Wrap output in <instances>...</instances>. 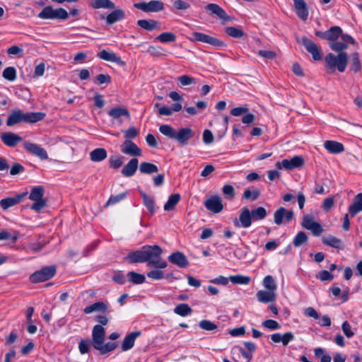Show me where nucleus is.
I'll return each mask as SVG.
<instances>
[{
	"label": "nucleus",
	"instance_id": "nucleus-1",
	"mask_svg": "<svg viewBox=\"0 0 362 362\" xmlns=\"http://www.w3.org/2000/svg\"><path fill=\"white\" fill-rule=\"evenodd\" d=\"M162 248L158 245H144L140 250L129 252L124 259L129 263L147 262L148 267L165 268L168 263L162 259Z\"/></svg>",
	"mask_w": 362,
	"mask_h": 362
},
{
	"label": "nucleus",
	"instance_id": "nucleus-2",
	"mask_svg": "<svg viewBox=\"0 0 362 362\" xmlns=\"http://www.w3.org/2000/svg\"><path fill=\"white\" fill-rule=\"evenodd\" d=\"M267 215V211L263 206H258L252 210L247 207H243L239 215V220L235 221L234 224L237 227L249 228L252 221L263 220Z\"/></svg>",
	"mask_w": 362,
	"mask_h": 362
},
{
	"label": "nucleus",
	"instance_id": "nucleus-3",
	"mask_svg": "<svg viewBox=\"0 0 362 362\" xmlns=\"http://www.w3.org/2000/svg\"><path fill=\"white\" fill-rule=\"evenodd\" d=\"M45 117L46 114L42 112H23L21 110H14L7 117L6 125L12 127L21 122L33 124L43 120Z\"/></svg>",
	"mask_w": 362,
	"mask_h": 362
},
{
	"label": "nucleus",
	"instance_id": "nucleus-4",
	"mask_svg": "<svg viewBox=\"0 0 362 362\" xmlns=\"http://www.w3.org/2000/svg\"><path fill=\"white\" fill-rule=\"evenodd\" d=\"M348 65V53L346 52H338L337 54L328 53L325 58L324 66L330 72L337 70L340 73L345 71Z\"/></svg>",
	"mask_w": 362,
	"mask_h": 362
},
{
	"label": "nucleus",
	"instance_id": "nucleus-5",
	"mask_svg": "<svg viewBox=\"0 0 362 362\" xmlns=\"http://www.w3.org/2000/svg\"><path fill=\"white\" fill-rule=\"evenodd\" d=\"M336 28L338 30L335 32L334 40L329 42L331 49L337 52H345L349 44H356L355 40L351 35L344 34L340 27L336 26Z\"/></svg>",
	"mask_w": 362,
	"mask_h": 362
},
{
	"label": "nucleus",
	"instance_id": "nucleus-6",
	"mask_svg": "<svg viewBox=\"0 0 362 362\" xmlns=\"http://www.w3.org/2000/svg\"><path fill=\"white\" fill-rule=\"evenodd\" d=\"M45 194V189L43 186L39 185L32 188L29 199L33 201V204L30 206V209L35 211H40L47 205V201L43 198Z\"/></svg>",
	"mask_w": 362,
	"mask_h": 362
},
{
	"label": "nucleus",
	"instance_id": "nucleus-7",
	"mask_svg": "<svg viewBox=\"0 0 362 362\" xmlns=\"http://www.w3.org/2000/svg\"><path fill=\"white\" fill-rule=\"evenodd\" d=\"M40 19H60L66 20L69 17V13L63 8L54 9L51 6H45L37 15Z\"/></svg>",
	"mask_w": 362,
	"mask_h": 362
},
{
	"label": "nucleus",
	"instance_id": "nucleus-8",
	"mask_svg": "<svg viewBox=\"0 0 362 362\" xmlns=\"http://www.w3.org/2000/svg\"><path fill=\"white\" fill-rule=\"evenodd\" d=\"M56 272L57 268L54 265L42 267L30 275V281L35 284L47 281L55 275Z\"/></svg>",
	"mask_w": 362,
	"mask_h": 362
},
{
	"label": "nucleus",
	"instance_id": "nucleus-9",
	"mask_svg": "<svg viewBox=\"0 0 362 362\" xmlns=\"http://www.w3.org/2000/svg\"><path fill=\"white\" fill-rule=\"evenodd\" d=\"M134 6L146 13L158 12L164 9L163 3L158 0H151L148 2H137L134 4Z\"/></svg>",
	"mask_w": 362,
	"mask_h": 362
},
{
	"label": "nucleus",
	"instance_id": "nucleus-10",
	"mask_svg": "<svg viewBox=\"0 0 362 362\" xmlns=\"http://www.w3.org/2000/svg\"><path fill=\"white\" fill-rule=\"evenodd\" d=\"M298 42L302 44L306 50L312 54L315 61H319L322 59V51L320 48L310 39L303 36L300 40L297 39Z\"/></svg>",
	"mask_w": 362,
	"mask_h": 362
},
{
	"label": "nucleus",
	"instance_id": "nucleus-11",
	"mask_svg": "<svg viewBox=\"0 0 362 362\" xmlns=\"http://www.w3.org/2000/svg\"><path fill=\"white\" fill-rule=\"evenodd\" d=\"M301 226L303 228L311 230L313 234L315 236H319L323 232V228L322 226L315 221L313 217L310 215H304L303 216Z\"/></svg>",
	"mask_w": 362,
	"mask_h": 362
},
{
	"label": "nucleus",
	"instance_id": "nucleus-12",
	"mask_svg": "<svg viewBox=\"0 0 362 362\" xmlns=\"http://www.w3.org/2000/svg\"><path fill=\"white\" fill-rule=\"evenodd\" d=\"M194 40L209 44L216 47H226V45L221 40L205 33L194 32L192 33Z\"/></svg>",
	"mask_w": 362,
	"mask_h": 362
},
{
	"label": "nucleus",
	"instance_id": "nucleus-13",
	"mask_svg": "<svg viewBox=\"0 0 362 362\" xmlns=\"http://www.w3.org/2000/svg\"><path fill=\"white\" fill-rule=\"evenodd\" d=\"M120 151L124 154L137 157L142 155L141 149L132 140H125L120 145Z\"/></svg>",
	"mask_w": 362,
	"mask_h": 362
},
{
	"label": "nucleus",
	"instance_id": "nucleus-14",
	"mask_svg": "<svg viewBox=\"0 0 362 362\" xmlns=\"http://www.w3.org/2000/svg\"><path fill=\"white\" fill-rule=\"evenodd\" d=\"M194 134V130L189 127L181 128L175 132L174 140L182 146L187 145Z\"/></svg>",
	"mask_w": 362,
	"mask_h": 362
},
{
	"label": "nucleus",
	"instance_id": "nucleus-15",
	"mask_svg": "<svg viewBox=\"0 0 362 362\" xmlns=\"http://www.w3.org/2000/svg\"><path fill=\"white\" fill-rule=\"evenodd\" d=\"M294 217V213L291 210H286L284 207H280L274 214V221L276 225H281L284 223V218L285 222L289 223Z\"/></svg>",
	"mask_w": 362,
	"mask_h": 362
},
{
	"label": "nucleus",
	"instance_id": "nucleus-16",
	"mask_svg": "<svg viewBox=\"0 0 362 362\" xmlns=\"http://www.w3.org/2000/svg\"><path fill=\"white\" fill-rule=\"evenodd\" d=\"M23 146L28 152L38 157L41 160H46L48 158L46 150L36 144L25 141L23 143Z\"/></svg>",
	"mask_w": 362,
	"mask_h": 362
},
{
	"label": "nucleus",
	"instance_id": "nucleus-17",
	"mask_svg": "<svg viewBox=\"0 0 362 362\" xmlns=\"http://www.w3.org/2000/svg\"><path fill=\"white\" fill-rule=\"evenodd\" d=\"M205 10L210 16H216L225 22L230 21V17L227 15L224 9L216 4H208L205 6Z\"/></svg>",
	"mask_w": 362,
	"mask_h": 362
},
{
	"label": "nucleus",
	"instance_id": "nucleus-18",
	"mask_svg": "<svg viewBox=\"0 0 362 362\" xmlns=\"http://www.w3.org/2000/svg\"><path fill=\"white\" fill-rule=\"evenodd\" d=\"M205 207L210 211L218 214L223 209L222 200L220 197L214 195L206 199L204 202Z\"/></svg>",
	"mask_w": 362,
	"mask_h": 362
},
{
	"label": "nucleus",
	"instance_id": "nucleus-19",
	"mask_svg": "<svg viewBox=\"0 0 362 362\" xmlns=\"http://www.w3.org/2000/svg\"><path fill=\"white\" fill-rule=\"evenodd\" d=\"M168 261L180 268H186L189 266V261L185 255L181 252H175L168 256Z\"/></svg>",
	"mask_w": 362,
	"mask_h": 362
},
{
	"label": "nucleus",
	"instance_id": "nucleus-20",
	"mask_svg": "<svg viewBox=\"0 0 362 362\" xmlns=\"http://www.w3.org/2000/svg\"><path fill=\"white\" fill-rule=\"evenodd\" d=\"M105 338V330L100 325H95L92 331L93 346L103 344Z\"/></svg>",
	"mask_w": 362,
	"mask_h": 362
},
{
	"label": "nucleus",
	"instance_id": "nucleus-21",
	"mask_svg": "<svg viewBox=\"0 0 362 362\" xmlns=\"http://www.w3.org/2000/svg\"><path fill=\"white\" fill-rule=\"evenodd\" d=\"M2 142L9 147H14L22 141L23 138L13 132L2 133L0 136Z\"/></svg>",
	"mask_w": 362,
	"mask_h": 362
},
{
	"label": "nucleus",
	"instance_id": "nucleus-22",
	"mask_svg": "<svg viewBox=\"0 0 362 362\" xmlns=\"http://www.w3.org/2000/svg\"><path fill=\"white\" fill-rule=\"evenodd\" d=\"M25 195L26 193H22L13 197L3 199L0 201V206L2 209L7 210L8 208L19 204Z\"/></svg>",
	"mask_w": 362,
	"mask_h": 362
},
{
	"label": "nucleus",
	"instance_id": "nucleus-23",
	"mask_svg": "<svg viewBox=\"0 0 362 362\" xmlns=\"http://www.w3.org/2000/svg\"><path fill=\"white\" fill-rule=\"evenodd\" d=\"M348 64L351 71L358 73L361 71L362 64L358 52H355L348 55Z\"/></svg>",
	"mask_w": 362,
	"mask_h": 362
},
{
	"label": "nucleus",
	"instance_id": "nucleus-24",
	"mask_svg": "<svg viewBox=\"0 0 362 362\" xmlns=\"http://www.w3.org/2000/svg\"><path fill=\"white\" fill-rule=\"evenodd\" d=\"M271 340L274 343L281 342L284 346H287L290 341L294 339V334L288 332L281 334L280 333H274L270 336Z\"/></svg>",
	"mask_w": 362,
	"mask_h": 362
},
{
	"label": "nucleus",
	"instance_id": "nucleus-25",
	"mask_svg": "<svg viewBox=\"0 0 362 362\" xmlns=\"http://www.w3.org/2000/svg\"><path fill=\"white\" fill-rule=\"evenodd\" d=\"M138 165L139 160L136 158H133L123 167L121 173L124 177H132L135 174Z\"/></svg>",
	"mask_w": 362,
	"mask_h": 362
},
{
	"label": "nucleus",
	"instance_id": "nucleus-26",
	"mask_svg": "<svg viewBox=\"0 0 362 362\" xmlns=\"http://www.w3.org/2000/svg\"><path fill=\"white\" fill-rule=\"evenodd\" d=\"M125 12L120 8L113 9L112 12L107 15L105 22L107 25H112L125 18Z\"/></svg>",
	"mask_w": 362,
	"mask_h": 362
},
{
	"label": "nucleus",
	"instance_id": "nucleus-27",
	"mask_svg": "<svg viewBox=\"0 0 362 362\" xmlns=\"http://www.w3.org/2000/svg\"><path fill=\"white\" fill-rule=\"evenodd\" d=\"M294 8L297 16L303 21H306L308 16V11L304 0H294Z\"/></svg>",
	"mask_w": 362,
	"mask_h": 362
},
{
	"label": "nucleus",
	"instance_id": "nucleus-28",
	"mask_svg": "<svg viewBox=\"0 0 362 362\" xmlns=\"http://www.w3.org/2000/svg\"><path fill=\"white\" fill-rule=\"evenodd\" d=\"M304 165V159L302 156H296L291 159H284V168L286 170H293L294 168H300Z\"/></svg>",
	"mask_w": 362,
	"mask_h": 362
},
{
	"label": "nucleus",
	"instance_id": "nucleus-29",
	"mask_svg": "<svg viewBox=\"0 0 362 362\" xmlns=\"http://www.w3.org/2000/svg\"><path fill=\"white\" fill-rule=\"evenodd\" d=\"M97 56L103 60L115 62L119 65L124 66L125 63L122 60L121 57H118L114 52H109L105 49H103L98 53Z\"/></svg>",
	"mask_w": 362,
	"mask_h": 362
},
{
	"label": "nucleus",
	"instance_id": "nucleus-30",
	"mask_svg": "<svg viewBox=\"0 0 362 362\" xmlns=\"http://www.w3.org/2000/svg\"><path fill=\"white\" fill-rule=\"evenodd\" d=\"M140 334V332H133L127 334L122 341V350L123 351H127L131 349L134 345L136 337Z\"/></svg>",
	"mask_w": 362,
	"mask_h": 362
},
{
	"label": "nucleus",
	"instance_id": "nucleus-31",
	"mask_svg": "<svg viewBox=\"0 0 362 362\" xmlns=\"http://www.w3.org/2000/svg\"><path fill=\"white\" fill-rule=\"evenodd\" d=\"M362 211V193L357 194L354 202L349 206V213L353 217Z\"/></svg>",
	"mask_w": 362,
	"mask_h": 362
},
{
	"label": "nucleus",
	"instance_id": "nucleus-32",
	"mask_svg": "<svg viewBox=\"0 0 362 362\" xmlns=\"http://www.w3.org/2000/svg\"><path fill=\"white\" fill-rule=\"evenodd\" d=\"M88 4L93 9H114L115 8V3L111 0H91Z\"/></svg>",
	"mask_w": 362,
	"mask_h": 362
},
{
	"label": "nucleus",
	"instance_id": "nucleus-33",
	"mask_svg": "<svg viewBox=\"0 0 362 362\" xmlns=\"http://www.w3.org/2000/svg\"><path fill=\"white\" fill-rule=\"evenodd\" d=\"M256 296L257 300L263 303L274 302L276 300V293L272 291L260 290L257 291Z\"/></svg>",
	"mask_w": 362,
	"mask_h": 362
},
{
	"label": "nucleus",
	"instance_id": "nucleus-34",
	"mask_svg": "<svg viewBox=\"0 0 362 362\" xmlns=\"http://www.w3.org/2000/svg\"><path fill=\"white\" fill-rule=\"evenodd\" d=\"M107 308L108 306L105 303L99 301L86 306L83 310V313L85 314H90L94 312L106 313Z\"/></svg>",
	"mask_w": 362,
	"mask_h": 362
},
{
	"label": "nucleus",
	"instance_id": "nucleus-35",
	"mask_svg": "<svg viewBox=\"0 0 362 362\" xmlns=\"http://www.w3.org/2000/svg\"><path fill=\"white\" fill-rule=\"evenodd\" d=\"M325 148L331 153H339L344 151V147L341 143L335 141H326L324 143Z\"/></svg>",
	"mask_w": 362,
	"mask_h": 362
},
{
	"label": "nucleus",
	"instance_id": "nucleus-36",
	"mask_svg": "<svg viewBox=\"0 0 362 362\" xmlns=\"http://www.w3.org/2000/svg\"><path fill=\"white\" fill-rule=\"evenodd\" d=\"M107 156V151L104 148H97L90 153V158L93 162H100Z\"/></svg>",
	"mask_w": 362,
	"mask_h": 362
},
{
	"label": "nucleus",
	"instance_id": "nucleus-37",
	"mask_svg": "<svg viewBox=\"0 0 362 362\" xmlns=\"http://www.w3.org/2000/svg\"><path fill=\"white\" fill-rule=\"evenodd\" d=\"M136 23L141 28L148 31H152L156 29L159 25V23L157 21L146 19L139 20Z\"/></svg>",
	"mask_w": 362,
	"mask_h": 362
},
{
	"label": "nucleus",
	"instance_id": "nucleus-38",
	"mask_svg": "<svg viewBox=\"0 0 362 362\" xmlns=\"http://www.w3.org/2000/svg\"><path fill=\"white\" fill-rule=\"evenodd\" d=\"M139 171L141 174L151 175L158 171L157 165L148 162H142L139 165Z\"/></svg>",
	"mask_w": 362,
	"mask_h": 362
},
{
	"label": "nucleus",
	"instance_id": "nucleus-39",
	"mask_svg": "<svg viewBox=\"0 0 362 362\" xmlns=\"http://www.w3.org/2000/svg\"><path fill=\"white\" fill-rule=\"evenodd\" d=\"M108 115L114 119H119L120 117H129V110L122 107H115L108 111Z\"/></svg>",
	"mask_w": 362,
	"mask_h": 362
},
{
	"label": "nucleus",
	"instance_id": "nucleus-40",
	"mask_svg": "<svg viewBox=\"0 0 362 362\" xmlns=\"http://www.w3.org/2000/svg\"><path fill=\"white\" fill-rule=\"evenodd\" d=\"M322 243L326 245H329L337 249H343L344 247L342 241L339 238L332 235L324 237L322 238Z\"/></svg>",
	"mask_w": 362,
	"mask_h": 362
},
{
	"label": "nucleus",
	"instance_id": "nucleus-41",
	"mask_svg": "<svg viewBox=\"0 0 362 362\" xmlns=\"http://www.w3.org/2000/svg\"><path fill=\"white\" fill-rule=\"evenodd\" d=\"M181 197L178 193L173 194L169 197L166 203L164 204L165 211H172L180 201Z\"/></svg>",
	"mask_w": 362,
	"mask_h": 362
},
{
	"label": "nucleus",
	"instance_id": "nucleus-42",
	"mask_svg": "<svg viewBox=\"0 0 362 362\" xmlns=\"http://www.w3.org/2000/svg\"><path fill=\"white\" fill-rule=\"evenodd\" d=\"M337 30H338L336 28V26H332L325 32L317 30L315 31V34L316 36L320 37L321 39L327 40L329 42L330 40L334 41V35H336L335 32Z\"/></svg>",
	"mask_w": 362,
	"mask_h": 362
},
{
	"label": "nucleus",
	"instance_id": "nucleus-43",
	"mask_svg": "<svg viewBox=\"0 0 362 362\" xmlns=\"http://www.w3.org/2000/svg\"><path fill=\"white\" fill-rule=\"evenodd\" d=\"M117 346V344L116 342H111L109 341L106 344H100L98 346H95V348L96 350L99 351L100 354L103 355L105 354H107L110 351H114Z\"/></svg>",
	"mask_w": 362,
	"mask_h": 362
},
{
	"label": "nucleus",
	"instance_id": "nucleus-44",
	"mask_svg": "<svg viewBox=\"0 0 362 362\" xmlns=\"http://www.w3.org/2000/svg\"><path fill=\"white\" fill-rule=\"evenodd\" d=\"M140 194L143 199L144 204L146 206L151 214H154L156 211L154 199L151 197L148 196L143 191H140Z\"/></svg>",
	"mask_w": 362,
	"mask_h": 362
},
{
	"label": "nucleus",
	"instance_id": "nucleus-45",
	"mask_svg": "<svg viewBox=\"0 0 362 362\" xmlns=\"http://www.w3.org/2000/svg\"><path fill=\"white\" fill-rule=\"evenodd\" d=\"M174 313L182 317H185L192 313V309L186 303H180L174 308Z\"/></svg>",
	"mask_w": 362,
	"mask_h": 362
},
{
	"label": "nucleus",
	"instance_id": "nucleus-46",
	"mask_svg": "<svg viewBox=\"0 0 362 362\" xmlns=\"http://www.w3.org/2000/svg\"><path fill=\"white\" fill-rule=\"evenodd\" d=\"M129 281L134 284H141L145 282L146 277L144 274L131 271L127 273Z\"/></svg>",
	"mask_w": 362,
	"mask_h": 362
},
{
	"label": "nucleus",
	"instance_id": "nucleus-47",
	"mask_svg": "<svg viewBox=\"0 0 362 362\" xmlns=\"http://www.w3.org/2000/svg\"><path fill=\"white\" fill-rule=\"evenodd\" d=\"M160 132L169 139H174L175 136V131L169 124H162L159 127Z\"/></svg>",
	"mask_w": 362,
	"mask_h": 362
},
{
	"label": "nucleus",
	"instance_id": "nucleus-48",
	"mask_svg": "<svg viewBox=\"0 0 362 362\" xmlns=\"http://www.w3.org/2000/svg\"><path fill=\"white\" fill-rule=\"evenodd\" d=\"M308 236L303 231L298 232L293 240V244L298 247L305 244L308 241Z\"/></svg>",
	"mask_w": 362,
	"mask_h": 362
},
{
	"label": "nucleus",
	"instance_id": "nucleus-49",
	"mask_svg": "<svg viewBox=\"0 0 362 362\" xmlns=\"http://www.w3.org/2000/svg\"><path fill=\"white\" fill-rule=\"evenodd\" d=\"M230 281L234 284H249L251 279L249 276H243L240 274L230 276L229 277Z\"/></svg>",
	"mask_w": 362,
	"mask_h": 362
},
{
	"label": "nucleus",
	"instance_id": "nucleus-50",
	"mask_svg": "<svg viewBox=\"0 0 362 362\" xmlns=\"http://www.w3.org/2000/svg\"><path fill=\"white\" fill-rule=\"evenodd\" d=\"M2 76L9 81H13L16 78V69L13 66H8L3 71Z\"/></svg>",
	"mask_w": 362,
	"mask_h": 362
},
{
	"label": "nucleus",
	"instance_id": "nucleus-51",
	"mask_svg": "<svg viewBox=\"0 0 362 362\" xmlns=\"http://www.w3.org/2000/svg\"><path fill=\"white\" fill-rule=\"evenodd\" d=\"M225 32L227 35L234 38H241L245 35L241 29L233 26L226 28Z\"/></svg>",
	"mask_w": 362,
	"mask_h": 362
},
{
	"label": "nucleus",
	"instance_id": "nucleus-52",
	"mask_svg": "<svg viewBox=\"0 0 362 362\" xmlns=\"http://www.w3.org/2000/svg\"><path fill=\"white\" fill-rule=\"evenodd\" d=\"M162 268H155L154 269H152L149 271L147 273V276L149 279H154V280H160L164 279L165 274L161 270Z\"/></svg>",
	"mask_w": 362,
	"mask_h": 362
},
{
	"label": "nucleus",
	"instance_id": "nucleus-53",
	"mask_svg": "<svg viewBox=\"0 0 362 362\" xmlns=\"http://www.w3.org/2000/svg\"><path fill=\"white\" fill-rule=\"evenodd\" d=\"M263 286L269 291H272L274 292H276V285L275 284V281L274 280V278L270 276H266L264 278L263 280Z\"/></svg>",
	"mask_w": 362,
	"mask_h": 362
},
{
	"label": "nucleus",
	"instance_id": "nucleus-54",
	"mask_svg": "<svg viewBox=\"0 0 362 362\" xmlns=\"http://www.w3.org/2000/svg\"><path fill=\"white\" fill-rule=\"evenodd\" d=\"M157 39L163 43L174 42L176 39V35L173 33H162L160 34Z\"/></svg>",
	"mask_w": 362,
	"mask_h": 362
},
{
	"label": "nucleus",
	"instance_id": "nucleus-55",
	"mask_svg": "<svg viewBox=\"0 0 362 362\" xmlns=\"http://www.w3.org/2000/svg\"><path fill=\"white\" fill-rule=\"evenodd\" d=\"M260 192L258 189H246L243 193V198L247 200L255 201L259 198Z\"/></svg>",
	"mask_w": 362,
	"mask_h": 362
},
{
	"label": "nucleus",
	"instance_id": "nucleus-56",
	"mask_svg": "<svg viewBox=\"0 0 362 362\" xmlns=\"http://www.w3.org/2000/svg\"><path fill=\"white\" fill-rule=\"evenodd\" d=\"M232 351L233 353L238 352L244 358L247 360V361H250L252 358V354H250L248 351H246L240 346H235L233 347Z\"/></svg>",
	"mask_w": 362,
	"mask_h": 362
},
{
	"label": "nucleus",
	"instance_id": "nucleus-57",
	"mask_svg": "<svg viewBox=\"0 0 362 362\" xmlns=\"http://www.w3.org/2000/svg\"><path fill=\"white\" fill-rule=\"evenodd\" d=\"M199 326L201 329L206 331H213L217 329V325L207 320H203L199 322Z\"/></svg>",
	"mask_w": 362,
	"mask_h": 362
},
{
	"label": "nucleus",
	"instance_id": "nucleus-58",
	"mask_svg": "<svg viewBox=\"0 0 362 362\" xmlns=\"http://www.w3.org/2000/svg\"><path fill=\"white\" fill-rule=\"evenodd\" d=\"M314 353L316 357H320V362H331L332 361L331 356L324 354V350L320 347L315 349Z\"/></svg>",
	"mask_w": 362,
	"mask_h": 362
},
{
	"label": "nucleus",
	"instance_id": "nucleus-59",
	"mask_svg": "<svg viewBox=\"0 0 362 362\" xmlns=\"http://www.w3.org/2000/svg\"><path fill=\"white\" fill-rule=\"evenodd\" d=\"M177 81L181 86H185L194 83L195 79L190 76L182 75L177 78Z\"/></svg>",
	"mask_w": 362,
	"mask_h": 362
},
{
	"label": "nucleus",
	"instance_id": "nucleus-60",
	"mask_svg": "<svg viewBox=\"0 0 362 362\" xmlns=\"http://www.w3.org/2000/svg\"><path fill=\"white\" fill-rule=\"evenodd\" d=\"M127 192H123L117 195H111L109 199L107 200L106 205H113L119 202L121 200L124 199L127 197Z\"/></svg>",
	"mask_w": 362,
	"mask_h": 362
},
{
	"label": "nucleus",
	"instance_id": "nucleus-61",
	"mask_svg": "<svg viewBox=\"0 0 362 362\" xmlns=\"http://www.w3.org/2000/svg\"><path fill=\"white\" fill-rule=\"evenodd\" d=\"M110 166L114 169L119 168L123 163V157L111 156L109 160Z\"/></svg>",
	"mask_w": 362,
	"mask_h": 362
},
{
	"label": "nucleus",
	"instance_id": "nucleus-62",
	"mask_svg": "<svg viewBox=\"0 0 362 362\" xmlns=\"http://www.w3.org/2000/svg\"><path fill=\"white\" fill-rule=\"evenodd\" d=\"M90 342L88 339H82L78 344V349L81 354L88 353L90 350Z\"/></svg>",
	"mask_w": 362,
	"mask_h": 362
},
{
	"label": "nucleus",
	"instance_id": "nucleus-63",
	"mask_svg": "<svg viewBox=\"0 0 362 362\" xmlns=\"http://www.w3.org/2000/svg\"><path fill=\"white\" fill-rule=\"evenodd\" d=\"M222 192L223 194L229 199H233L235 197L234 187L230 185H226L223 187Z\"/></svg>",
	"mask_w": 362,
	"mask_h": 362
},
{
	"label": "nucleus",
	"instance_id": "nucleus-64",
	"mask_svg": "<svg viewBox=\"0 0 362 362\" xmlns=\"http://www.w3.org/2000/svg\"><path fill=\"white\" fill-rule=\"evenodd\" d=\"M341 329L347 338H351L354 335V332L351 330V327L347 321L342 323Z\"/></svg>",
	"mask_w": 362,
	"mask_h": 362
}]
</instances>
